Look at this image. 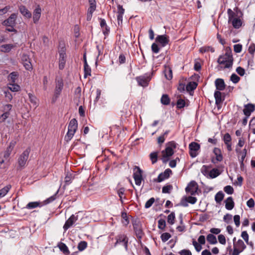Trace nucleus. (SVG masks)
I'll list each match as a JSON object with an SVG mask.
<instances>
[{"instance_id": "9d476101", "label": "nucleus", "mask_w": 255, "mask_h": 255, "mask_svg": "<svg viewBox=\"0 0 255 255\" xmlns=\"http://www.w3.org/2000/svg\"><path fill=\"white\" fill-rule=\"evenodd\" d=\"M116 242L114 245L115 247H116L117 245L123 243L126 250H128V240L126 235L123 234H119L116 236Z\"/></svg>"}, {"instance_id": "8fccbe9b", "label": "nucleus", "mask_w": 255, "mask_h": 255, "mask_svg": "<svg viewBox=\"0 0 255 255\" xmlns=\"http://www.w3.org/2000/svg\"><path fill=\"white\" fill-rule=\"evenodd\" d=\"M122 217L123 219L122 223L124 225L127 226L129 224V221L128 218L127 216V214L126 213L123 212L122 213Z\"/></svg>"}, {"instance_id": "680f3d73", "label": "nucleus", "mask_w": 255, "mask_h": 255, "mask_svg": "<svg viewBox=\"0 0 255 255\" xmlns=\"http://www.w3.org/2000/svg\"><path fill=\"white\" fill-rule=\"evenodd\" d=\"M172 186L171 185H168L163 187L162 192L163 193H169L172 189Z\"/></svg>"}, {"instance_id": "9b49d317", "label": "nucleus", "mask_w": 255, "mask_h": 255, "mask_svg": "<svg viewBox=\"0 0 255 255\" xmlns=\"http://www.w3.org/2000/svg\"><path fill=\"white\" fill-rule=\"evenodd\" d=\"M17 15V13H12L7 19L2 22V24L6 26L14 27L16 24Z\"/></svg>"}, {"instance_id": "2f4dec72", "label": "nucleus", "mask_w": 255, "mask_h": 255, "mask_svg": "<svg viewBox=\"0 0 255 255\" xmlns=\"http://www.w3.org/2000/svg\"><path fill=\"white\" fill-rule=\"evenodd\" d=\"M162 104L164 105H168L170 102V99L167 94H163L160 99Z\"/></svg>"}, {"instance_id": "bb28decb", "label": "nucleus", "mask_w": 255, "mask_h": 255, "mask_svg": "<svg viewBox=\"0 0 255 255\" xmlns=\"http://www.w3.org/2000/svg\"><path fill=\"white\" fill-rule=\"evenodd\" d=\"M234 202L232 197H228L225 201V207L228 210H231L234 207Z\"/></svg>"}, {"instance_id": "bf43d9fd", "label": "nucleus", "mask_w": 255, "mask_h": 255, "mask_svg": "<svg viewBox=\"0 0 255 255\" xmlns=\"http://www.w3.org/2000/svg\"><path fill=\"white\" fill-rule=\"evenodd\" d=\"M223 220L227 224L231 223L232 221V215L230 214H226L224 216Z\"/></svg>"}, {"instance_id": "20e7f679", "label": "nucleus", "mask_w": 255, "mask_h": 255, "mask_svg": "<svg viewBox=\"0 0 255 255\" xmlns=\"http://www.w3.org/2000/svg\"><path fill=\"white\" fill-rule=\"evenodd\" d=\"M176 148V143L174 141L167 143L166 148L162 151V159L163 162L168 160L169 158L174 154L173 150Z\"/></svg>"}, {"instance_id": "473e14b6", "label": "nucleus", "mask_w": 255, "mask_h": 255, "mask_svg": "<svg viewBox=\"0 0 255 255\" xmlns=\"http://www.w3.org/2000/svg\"><path fill=\"white\" fill-rule=\"evenodd\" d=\"M220 174V172L219 169L217 168H213L211 171H210L209 173V176L211 178H214L217 177Z\"/></svg>"}, {"instance_id": "0eeeda50", "label": "nucleus", "mask_w": 255, "mask_h": 255, "mask_svg": "<svg viewBox=\"0 0 255 255\" xmlns=\"http://www.w3.org/2000/svg\"><path fill=\"white\" fill-rule=\"evenodd\" d=\"M64 86L63 80L61 78H56L55 79V88L54 96L57 99L61 94Z\"/></svg>"}, {"instance_id": "49530a36", "label": "nucleus", "mask_w": 255, "mask_h": 255, "mask_svg": "<svg viewBox=\"0 0 255 255\" xmlns=\"http://www.w3.org/2000/svg\"><path fill=\"white\" fill-rule=\"evenodd\" d=\"M199 51L203 53L208 51L214 52L215 50L211 46H203L200 48Z\"/></svg>"}, {"instance_id": "1a4fd4ad", "label": "nucleus", "mask_w": 255, "mask_h": 255, "mask_svg": "<svg viewBox=\"0 0 255 255\" xmlns=\"http://www.w3.org/2000/svg\"><path fill=\"white\" fill-rule=\"evenodd\" d=\"M30 152V149L27 148L20 155L18 159V164L19 167H23L28 158Z\"/></svg>"}, {"instance_id": "f3484780", "label": "nucleus", "mask_w": 255, "mask_h": 255, "mask_svg": "<svg viewBox=\"0 0 255 255\" xmlns=\"http://www.w3.org/2000/svg\"><path fill=\"white\" fill-rule=\"evenodd\" d=\"M255 107L254 105L252 104H248L245 105L243 112L244 115L247 117H249L251 115V113L255 111Z\"/></svg>"}, {"instance_id": "f704fd0d", "label": "nucleus", "mask_w": 255, "mask_h": 255, "mask_svg": "<svg viewBox=\"0 0 255 255\" xmlns=\"http://www.w3.org/2000/svg\"><path fill=\"white\" fill-rule=\"evenodd\" d=\"M18 77V74L16 72H12L11 73L8 77V80L9 82V83H15L16 80L17 79Z\"/></svg>"}, {"instance_id": "052dcab7", "label": "nucleus", "mask_w": 255, "mask_h": 255, "mask_svg": "<svg viewBox=\"0 0 255 255\" xmlns=\"http://www.w3.org/2000/svg\"><path fill=\"white\" fill-rule=\"evenodd\" d=\"M9 116V112H5L1 116H0V123L4 122Z\"/></svg>"}, {"instance_id": "5fc2aeb1", "label": "nucleus", "mask_w": 255, "mask_h": 255, "mask_svg": "<svg viewBox=\"0 0 255 255\" xmlns=\"http://www.w3.org/2000/svg\"><path fill=\"white\" fill-rule=\"evenodd\" d=\"M166 226V222L164 219H160L158 221V227L159 229L164 230Z\"/></svg>"}, {"instance_id": "423d86ee", "label": "nucleus", "mask_w": 255, "mask_h": 255, "mask_svg": "<svg viewBox=\"0 0 255 255\" xmlns=\"http://www.w3.org/2000/svg\"><path fill=\"white\" fill-rule=\"evenodd\" d=\"M142 170L137 166L133 168V178L135 183L137 186H140L142 181L143 180L142 177Z\"/></svg>"}, {"instance_id": "69168bd1", "label": "nucleus", "mask_w": 255, "mask_h": 255, "mask_svg": "<svg viewBox=\"0 0 255 255\" xmlns=\"http://www.w3.org/2000/svg\"><path fill=\"white\" fill-rule=\"evenodd\" d=\"M151 50L153 53H158L159 52L160 48H159L158 45L156 43H153L151 45Z\"/></svg>"}, {"instance_id": "f8f14e48", "label": "nucleus", "mask_w": 255, "mask_h": 255, "mask_svg": "<svg viewBox=\"0 0 255 255\" xmlns=\"http://www.w3.org/2000/svg\"><path fill=\"white\" fill-rule=\"evenodd\" d=\"M155 41L160 44L162 47H164L168 44L169 37L166 34L157 35L155 38Z\"/></svg>"}, {"instance_id": "de8ad7c7", "label": "nucleus", "mask_w": 255, "mask_h": 255, "mask_svg": "<svg viewBox=\"0 0 255 255\" xmlns=\"http://www.w3.org/2000/svg\"><path fill=\"white\" fill-rule=\"evenodd\" d=\"M90 6L88 8L89 10L95 11L96 8V2L95 0H89Z\"/></svg>"}, {"instance_id": "7ed1b4c3", "label": "nucleus", "mask_w": 255, "mask_h": 255, "mask_svg": "<svg viewBox=\"0 0 255 255\" xmlns=\"http://www.w3.org/2000/svg\"><path fill=\"white\" fill-rule=\"evenodd\" d=\"M78 128V122L75 119H72L68 124V131L64 137L66 142L70 141L74 135Z\"/></svg>"}, {"instance_id": "72a5a7b5", "label": "nucleus", "mask_w": 255, "mask_h": 255, "mask_svg": "<svg viewBox=\"0 0 255 255\" xmlns=\"http://www.w3.org/2000/svg\"><path fill=\"white\" fill-rule=\"evenodd\" d=\"M60 250L65 254L68 255L70 254V252L67 246L63 243H60L58 245Z\"/></svg>"}, {"instance_id": "a19ab883", "label": "nucleus", "mask_w": 255, "mask_h": 255, "mask_svg": "<svg viewBox=\"0 0 255 255\" xmlns=\"http://www.w3.org/2000/svg\"><path fill=\"white\" fill-rule=\"evenodd\" d=\"M8 89L12 92H17L20 90V87L15 83H9Z\"/></svg>"}, {"instance_id": "aec40b11", "label": "nucleus", "mask_w": 255, "mask_h": 255, "mask_svg": "<svg viewBox=\"0 0 255 255\" xmlns=\"http://www.w3.org/2000/svg\"><path fill=\"white\" fill-rule=\"evenodd\" d=\"M66 53L64 52L59 53V68L60 70H63L65 65L66 63Z\"/></svg>"}, {"instance_id": "c03bdc74", "label": "nucleus", "mask_w": 255, "mask_h": 255, "mask_svg": "<svg viewBox=\"0 0 255 255\" xmlns=\"http://www.w3.org/2000/svg\"><path fill=\"white\" fill-rule=\"evenodd\" d=\"M158 154V152L156 151L152 152L150 154V159L151 160L152 164H154L156 162L157 160Z\"/></svg>"}, {"instance_id": "3c124183", "label": "nucleus", "mask_w": 255, "mask_h": 255, "mask_svg": "<svg viewBox=\"0 0 255 255\" xmlns=\"http://www.w3.org/2000/svg\"><path fill=\"white\" fill-rule=\"evenodd\" d=\"M186 106V102L184 100L179 98L177 102V107L178 109H182Z\"/></svg>"}, {"instance_id": "774afa93", "label": "nucleus", "mask_w": 255, "mask_h": 255, "mask_svg": "<svg viewBox=\"0 0 255 255\" xmlns=\"http://www.w3.org/2000/svg\"><path fill=\"white\" fill-rule=\"evenodd\" d=\"M240 79V77L235 74H233L231 76V80L234 83H237L239 81Z\"/></svg>"}, {"instance_id": "13d9d810", "label": "nucleus", "mask_w": 255, "mask_h": 255, "mask_svg": "<svg viewBox=\"0 0 255 255\" xmlns=\"http://www.w3.org/2000/svg\"><path fill=\"white\" fill-rule=\"evenodd\" d=\"M209 167L207 165H203L201 169V171L203 175L208 177L209 176Z\"/></svg>"}, {"instance_id": "e2e57ef3", "label": "nucleus", "mask_w": 255, "mask_h": 255, "mask_svg": "<svg viewBox=\"0 0 255 255\" xmlns=\"http://www.w3.org/2000/svg\"><path fill=\"white\" fill-rule=\"evenodd\" d=\"M192 244L197 252H199L202 250L201 244H199L195 240H193Z\"/></svg>"}, {"instance_id": "f03ea898", "label": "nucleus", "mask_w": 255, "mask_h": 255, "mask_svg": "<svg viewBox=\"0 0 255 255\" xmlns=\"http://www.w3.org/2000/svg\"><path fill=\"white\" fill-rule=\"evenodd\" d=\"M228 15V23L231 24L236 29L239 28L242 24V21L238 14L233 11L231 9L227 10Z\"/></svg>"}, {"instance_id": "4d7b16f0", "label": "nucleus", "mask_w": 255, "mask_h": 255, "mask_svg": "<svg viewBox=\"0 0 255 255\" xmlns=\"http://www.w3.org/2000/svg\"><path fill=\"white\" fill-rule=\"evenodd\" d=\"M171 235L168 233H164L161 235V239L163 242H165L171 238Z\"/></svg>"}, {"instance_id": "338daca9", "label": "nucleus", "mask_w": 255, "mask_h": 255, "mask_svg": "<svg viewBox=\"0 0 255 255\" xmlns=\"http://www.w3.org/2000/svg\"><path fill=\"white\" fill-rule=\"evenodd\" d=\"M155 201V199L154 198H151L150 199H149L146 203H145V208H150L152 205V204H153V203Z\"/></svg>"}, {"instance_id": "7c9ffc66", "label": "nucleus", "mask_w": 255, "mask_h": 255, "mask_svg": "<svg viewBox=\"0 0 255 255\" xmlns=\"http://www.w3.org/2000/svg\"><path fill=\"white\" fill-rule=\"evenodd\" d=\"M58 190L57 191L56 194H55L53 196L50 197L49 198H48L46 199V200H45L44 201H43L41 203L42 206L48 204L52 202L53 201H54L57 198L56 195H57V194L58 193Z\"/></svg>"}, {"instance_id": "864d4df0", "label": "nucleus", "mask_w": 255, "mask_h": 255, "mask_svg": "<svg viewBox=\"0 0 255 255\" xmlns=\"http://www.w3.org/2000/svg\"><path fill=\"white\" fill-rule=\"evenodd\" d=\"M238 153L239 161L240 163L241 168H242L244 166V161L245 157H246V155H245L243 154H240L239 153Z\"/></svg>"}, {"instance_id": "a878e982", "label": "nucleus", "mask_w": 255, "mask_h": 255, "mask_svg": "<svg viewBox=\"0 0 255 255\" xmlns=\"http://www.w3.org/2000/svg\"><path fill=\"white\" fill-rule=\"evenodd\" d=\"M235 240L236 238H234L233 240L234 247L243 251V250L246 248V246L244 244V242L242 240H239L237 242H235Z\"/></svg>"}, {"instance_id": "a211bd4d", "label": "nucleus", "mask_w": 255, "mask_h": 255, "mask_svg": "<svg viewBox=\"0 0 255 255\" xmlns=\"http://www.w3.org/2000/svg\"><path fill=\"white\" fill-rule=\"evenodd\" d=\"M41 9L40 7L38 5L34 10L33 12V20L34 23H37L41 16Z\"/></svg>"}, {"instance_id": "c756f323", "label": "nucleus", "mask_w": 255, "mask_h": 255, "mask_svg": "<svg viewBox=\"0 0 255 255\" xmlns=\"http://www.w3.org/2000/svg\"><path fill=\"white\" fill-rule=\"evenodd\" d=\"M42 205L39 202H29L26 206V208L28 209H32L37 207H41Z\"/></svg>"}, {"instance_id": "4c0bfd02", "label": "nucleus", "mask_w": 255, "mask_h": 255, "mask_svg": "<svg viewBox=\"0 0 255 255\" xmlns=\"http://www.w3.org/2000/svg\"><path fill=\"white\" fill-rule=\"evenodd\" d=\"M197 86V84L195 82H189L186 86V90L188 92L195 90Z\"/></svg>"}, {"instance_id": "dca6fc26", "label": "nucleus", "mask_w": 255, "mask_h": 255, "mask_svg": "<svg viewBox=\"0 0 255 255\" xmlns=\"http://www.w3.org/2000/svg\"><path fill=\"white\" fill-rule=\"evenodd\" d=\"M197 188V184L196 182L192 181L188 184L185 190L187 193H189L193 195L196 192Z\"/></svg>"}, {"instance_id": "b1692460", "label": "nucleus", "mask_w": 255, "mask_h": 255, "mask_svg": "<svg viewBox=\"0 0 255 255\" xmlns=\"http://www.w3.org/2000/svg\"><path fill=\"white\" fill-rule=\"evenodd\" d=\"M214 97L215 98V102L217 105H221L224 100V97L222 94L219 91H216L214 93Z\"/></svg>"}, {"instance_id": "f257e3e1", "label": "nucleus", "mask_w": 255, "mask_h": 255, "mask_svg": "<svg viewBox=\"0 0 255 255\" xmlns=\"http://www.w3.org/2000/svg\"><path fill=\"white\" fill-rule=\"evenodd\" d=\"M218 63L220 65V67L223 69L232 67L233 63L232 52L228 51L225 54L221 55L218 59Z\"/></svg>"}, {"instance_id": "a18cd8bd", "label": "nucleus", "mask_w": 255, "mask_h": 255, "mask_svg": "<svg viewBox=\"0 0 255 255\" xmlns=\"http://www.w3.org/2000/svg\"><path fill=\"white\" fill-rule=\"evenodd\" d=\"M165 76L167 80H171L172 78V72L170 68H166L165 71Z\"/></svg>"}, {"instance_id": "393cba45", "label": "nucleus", "mask_w": 255, "mask_h": 255, "mask_svg": "<svg viewBox=\"0 0 255 255\" xmlns=\"http://www.w3.org/2000/svg\"><path fill=\"white\" fill-rule=\"evenodd\" d=\"M215 84L216 89L218 91H223L225 88V84L224 80L222 79H217L215 82Z\"/></svg>"}, {"instance_id": "5701e85b", "label": "nucleus", "mask_w": 255, "mask_h": 255, "mask_svg": "<svg viewBox=\"0 0 255 255\" xmlns=\"http://www.w3.org/2000/svg\"><path fill=\"white\" fill-rule=\"evenodd\" d=\"M19 10L21 14L27 18L31 17V13L28 9L24 5H20L19 6Z\"/></svg>"}, {"instance_id": "58836bf2", "label": "nucleus", "mask_w": 255, "mask_h": 255, "mask_svg": "<svg viewBox=\"0 0 255 255\" xmlns=\"http://www.w3.org/2000/svg\"><path fill=\"white\" fill-rule=\"evenodd\" d=\"M213 152L214 154L216 155V159L218 161H221L223 159V156L221 154V150L218 148H215L214 149Z\"/></svg>"}, {"instance_id": "39448f33", "label": "nucleus", "mask_w": 255, "mask_h": 255, "mask_svg": "<svg viewBox=\"0 0 255 255\" xmlns=\"http://www.w3.org/2000/svg\"><path fill=\"white\" fill-rule=\"evenodd\" d=\"M151 75L150 74H145L143 75L137 76L135 78L138 85L143 87H147L151 80Z\"/></svg>"}, {"instance_id": "ddd939ff", "label": "nucleus", "mask_w": 255, "mask_h": 255, "mask_svg": "<svg viewBox=\"0 0 255 255\" xmlns=\"http://www.w3.org/2000/svg\"><path fill=\"white\" fill-rule=\"evenodd\" d=\"M78 216L72 215L70 218L66 221L63 226L64 231H66L69 228L73 226V225L77 221Z\"/></svg>"}, {"instance_id": "412c9836", "label": "nucleus", "mask_w": 255, "mask_h": 255, "mask_svg": "<svg viewBox=\"0 0 255 255\" xmlns=\"http://www.w3.org/2000/svg\"><path fill=\"white\" fill-rule=\"evenodd\" d=\"M125 12V9L123 6L121 5H118V11H117V19L118 24L122 23L123 17Z\"/></svg>"}, {"instance_id": "4468645a", "label": "nucleus", "mask_w": 255, "mask_h": 255, "mask_svg": "<svg viewBox=\"0 0 255 255\" xmlns=\"http://www.w3.org/2000/svg\"><path fill=\"white\" fill-rule=\"evenodd\" d=\"M21 61L25 68L28 71L32 69V65L29 56L26 54H23L21 57Z\"/></svg>"}, {"instance_id": "603ef678", "label": "nucleus", "mask_w": 255, "mask_h": 255, "mask_svg": "<svg viewBox=\"0 0 255 255\" xmlns=\"http://www.w3.org/2000/svg\"><path fill=\"white\" fill-rule=\"evenodd\" d=\"M28 97L30 102L33 104L34 106L36 107L38 105L36 98L30 93L28 94Z\"/></svg>"}, {"instance_id": "6e6d98bb", "label": "nucleus", "mask_w": 255, "mask_h": 255, "mask_svg": "<svg viewBox=\"0 0 255 255\" xmlns=\"http://www.w3.org/2000/svg\"><path fill=\"white\" fill-rule=\"evenodd\" d=\"M224 198V194L222 192H218L215 195V199L218 203L220 202Z\"/></svg>"}, {"instance_id": "37998d69", "label": "nucleus", "mask_w": 255, "mask_h": 255, "mask_svg": "<svg viewBox=\"0 0 255 255\" xmlns=\"http://www.w3.org/2000/svg\"><path fill=\"white\" fill-rule=\"evenodd\" d=\"M175 215L174 212H171L167 217V222L170 225L174 224Z\"/></svg>"}, {"instance_id": "6ab92c4d", "label": "nucleus", "mask_w": 255, "mask_h": 255, "mask_svg": "<svg viewBox=\"0 0 255 255\" xmlns=\"http://www.w3.org/2000/svg\"><path fill=\"white\" fill-rule=\"evenodd\" d=\"M223 140L227 146V149L229 151H231L232 150V144H231V136L229 133H226L225 134Z\"/></svg>"}, {"instance_id": "09e8293b", "label": "nucleus", "mask_w": 255, "mask_h": 255, "mask_svg": "<svg viewBox=\"0 0 255 255\" xmlns=\"http://www.w3.org/2000/svg\"><path fill=\"white\" fill-rule=\"evenodd\" d=\"M87 247V243L86 241H81L78 245V249L79 251H84Z\"/></svg>"}, {"instance_id": "c9c22d12", "label": "nucleus", "mask_w": 255, "mask_h": 255, "mask_svg": "<svg viewBox=\"0 0 255 255\" xmlns=\"http://www.w3.org/2000/svg\"><path fill=\"white\" fill-rule=\"evenodd\" d=\"M12 44H4L0 46V51L3 52H8L13 47Z\"/></svg>"}, {"instance_id": "e433bc0d", "label": "nucleus", "mask_w": 255, "mask_h": 255, "mask_svg": "<svg viewBox=\"0 0 255 255\" xmlns=\"http://www.w3.org/2000/svg\"><path fill=\"white\" fill-rule=\"evenodd\" d=\"M207 240L210 244L214 245L217 243L216 237L212 234L207 235Z\"/></svg>"}, {"instance_id": "cd10ccee", "label": "nucleus", "mask_w": 255, "mask_h": 255, "mask_svg": "<svg viewBox=\"0 0 255 255\" xmlns=\"http://www.w3.org/2000/svg\"><path fill=\"white\" fill-rule=\"evenodd\" d=\"M11 188V186L9 184L0 189V199L5 196L9 191Z\"/></svg>"}, {"instance_id": "2eb2a0df", "label": "nucleus", "mask_w": 255, "mask_h": 255, "mask_svg": "<svg viewBox=\"0 0 255 255\" xmlns=\"http://www.w3.org/2000/svg\"><path fill=\"white\" fill-rule=\"evenodd\" d=\"M171 173L172 171L171 169L169 168L166 169L163 172H162L159 174L157 178L155 179V181L157 182H161L164 181L165 179H167Z\"/></svg>"}, {"instance_id": "c85d7f7f", "label": "nucleus", "mask_w": 255, "mask_h": 255, "mask_svg": "<svg viewBox=\"0 0 255 255\" xmlns=\"http://www.w3.org/2000/svg\"><path fill=\"white\" fill-rule=\"evenodd\" d=\"M74 173L70 172H67L65 177V183L66 185H69L72 182L74 178Z\"/></svg>"}, {"instance_id": "6e6552de", "label": "nucleus", "mask_w": 255, "mask_h": 255, "mask_svg": "<svg viewBox=\"0 0 255 255\" xmlns=\"http://www.w3.org/2000/svg\"><path fill=\"white\" fill-rule=\"evenodd\" d=\"M200 145L196 142H192L189 145V154L192 158L196 157L198 154Z\"/></svg>"}, {"instance_id": "4be33fe9", "label": "nucleus", "mask_w": 255, "mask_h": 255, "mask_svg": "<svg viewBox=\"0 0 255 255\" xmlns=\"http://www.w3.org/2000/svg\"><path fill=\"white\" fill-rule=\"evenodd\" d=\"M16 144V141H11L9 143V146L7 147L6 150L4 152V157L5 158H7L9 157V155L11 153V152L12 150L13 149L15 145Z\"/></svg>"}, {"instance_id": "79ce46f5", "label": "nucleus", "mask_w": 255, "mask_h": 255, "mask_svg": "<svg viewBox=\"0 0 255 255\" xmlns=\"http://www.w3.org/2000/svg\"><path fill=\"white\" fill-rule=\"evenodd\" d=\"M169 132V130H166L163 134L158 137L157 141L159 144H162L164 142L165 138L168 134Z\"/></svg>"}, {"instance_id": "0e129e2a", "label": "nucleus", "mask_w": 255, "mask_h": 255, "mask_svg": "<svg viewBox=\"0 0 255 255\" xmlns=\"http://www.w3.org/2000/svg\"><path fill=\"white\" fill-rule=\"evenodd\" d=\"M224 191L228 194H232L234 192L233 188L230 185L226 186L224 187Z\"/></svg>"}, {"instance_id": "ea45409f", "label": "nucleus", "mask_w": 255, "mask_h": 255, "mask_svg": "<svg viewBox=\"0 0 255 255\" xmlns=\"http://www.w3.org/2000/svg\"><path fill=\"white\" fill-rule=\"evenodd\" d=\"M125 189L124 188H120L117 190V194L120 197V200L122 204L123 203V198H125V197H123L125 194Z\"/></svg>"}]
</instances>
